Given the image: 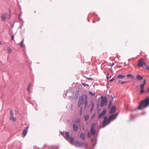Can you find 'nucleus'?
Masks as SVG:
<instances>
[{"label":"nucleus","instance_id":"obj_1","mask_svg":"<svg viewBox=\"0 0 149 149\" xmlns=\"http://www.w3.org/2000/svg\"><path fill=\"white\" fill-rule=\"evenodd\" d=\"M118 113L116 115H112L110 116L108 119H107V117H104V120L103 122V127H104L106 125L109 124L111 120H113L116 118Z\"/></svg>","mask_w":149,"mask_h":149},{"label":"nucleus","instance_id":"obj_2","mask_svg":"<svg viewBox=\"0 0 149 149\" xmlns=\"http://www.w3.org/2000/svg\"><path fill=\"white\" fill-rule=\"evenodd\" d=\"M149 105V97H147L146 98L139 103L138 109L141 110L142 108H145Z\"/></svg>","mask_w":149,"mask_h":149},{"label":"nucleus","instance_id":"obj_3","mask_svg":"<svg viewBox=\"0 0 149 149\" xmlns=\"http://www.w3.org/2000/svg\"><path fill=\"white\" fill-rule=\"evenodd\" d=\"M137 65L138 67L140 68L143 67L144 65L146 66V62L144 61L143 58H141L139 60Z\"/></svg>","mask_w":149,"mask_h":149},{"label":"nucleus","instance_id":"obj_4","mask_svg":"<svg viewBox=\"0 0 149 149\" xmlns=\"http://www.w3.org/2000/svg\"><path fill=\"white\" fill-rule=\"evenodd\" d=\"M107 103V99L106 97H101V100L100 103V106L101 107L105 105Z\"/></svg>","mask_w":149,"mask_h":149},{"label":"nucleus","instance_id":"obj_5","mask_svg":"<svg viewBox=\"0 0 149 149\" xmlns=\"http://www.w3.org/2000/svg\"><path fill=\"white\" fill-rule=\"evenodd\" d=\"M95 125V124L94 123L92 124L91 127V134L94 135L95 133V131L94 129V127Z\"/></svg>","mask_w":149,"mask_h":149},{"label":"nucleus","instance_id":"obj_6","mask_svg":"<svg viewBox=\"0 0 149 149\" xmlns=\"http://www.w3.org/2000/svg\"><path fill=\"white\" fill-rule=\"evenodd\" d=\"M10 119L12 120L13 122L16 120L15 118L13 117V113L12 111H10Z\"/></svg>","mask_w":149,"mask_h":149},{"label":"nucleus","instance_id":"obj_7","mask_svg":"<svg viewBox=\"0 0 149 149\" xmlns=\"http://www.w3.org/2000/svg\"><path fill=\"white\" fill-rule=\"evenodd\" d=\"M84 144L83 143H80L78 141L75 142L74 144L75 146L77 147H81Z\"/></svg>","mask_w":149,"mask_h":149},{"label":"nucleus","instance_id":"obj_8","mask_svg":"<svg viewBox=\"0 0 149 149\" xmlns=\"http://www.w3.org/2000/svg\"><path fill=\"white\" fill-rule=\"evenodd\" d=\"M8 15L6 13H3L2 14L1 17L3 20L6 19L8 17Z\"/></svg>","mask_w":149,"mask_h":149},{"label":"nucleus","instance_id":"obj_9","mask_svg":"<svg viewBox=\"0 0 149 149\" xmlns=\"http://www.w3.org/2000/svg\"><path fill=\"white\" fill-rule=\"evenodd\" d=\"M29 128V127H26L25 128V129L23 130V132L22 133V135L24 136H25L27 132V130Z\"/></svg>","mask_w":149,"mask_h":149},{"label":"nucleus","instance_id":"obj_10","mask_svg":"<svg viewBox=\"0 0 149 149\" xmlns=\"http://www.w3.org/2000/svg\"><path fill=\"white\" fill-rule=\"evenodd\" d=\"M84 100V99L83 97H81V98H79L78 104V107H80L81 105L83 104Z\"/></svg>","mask_w":149,"mask_h":149},{"label":"nucleus","instance_id":"obj_11","mask_svg":"<svg viewBox=\"0 0 149 149\" xmlns=\"http://www.w3.org/2000/svg\"><path fill=\"white\" fill-rule=\"evenodd\" d=\"M106 112V109H104L103 110V111L100 113L99 116L98 118H100L103 116L105 114Z\"/></svg>","mask_w":149,"mask_h":149},{"label":"nucleus","instance_id":"obj_12","mask_svg":"<svg viewBox=\"0 0 149 149\" xmlns=\"http://www.w3.org/2000/svg\"><path fill=\"white\" fill-rule=\"evenodd\" d=\"M143 76H141L139 74H138L136 76V79L138 80L141 81L143 79Z\"/></svg>","mask_w":149,"mask_h":149},{"label":"nucleus","instance_id":"obj_13","mask_svg":"<svg viewBox=\"0 0 149 149\" xmlns=\"http://www.w3.org/2000/svg\"><path fill=\"white\" fill-rule=\"evenodd\" d=\"M64 136L67 139H68L70 137L69 133L68 132H65V136Z\"/></svg>","mask_w":149,"mask_h":149},{"label":"nucleus","instance_id":"obj_14","mask_svg":"<svg viewBox=\"0 0 149 149\" xmlns=\"http://www.w3.org/2000/svg\"><path fill=\"white\" fill-rule=\"evenodd\" d=\"M144 86L143 85L141 84L140 85V87L141 88V90L140 91V93H142L144 92Z\"/></svg>","mask_w":149,"mask_h":149},{"label":"nucleus","instance_id":"obj_15","mask_svg":"<svg viewBox=\"0 0 149 149\" xmlns=\"http://www.w3.org/2000/svg\"><path fill=\"white\" fill-rule=\"evenodd\" d=\"M68 140H69V141H70L71 143L72 144H73L74 142V139L73 137H70Z\"/></svg>","mask_w":149,"mask_h":149},{"label":"nucleus","instance_id":"obj_16","mask_svg":"<svg viewBox=\"0 0 149 149\" xmlns=\"http://www.w3.org/2000/svg\"><path fill=\"white\" fill-rule=\"evenodd\" d=\"M116 110V107L114 106H113L111 109L110 111V113H113Z\"/></svg>","mask_w":149,"mask_h":149},{"label":"nucleus","instance_id":"obj_17","mask_svg":"<svg viewBox=\"0 0 149 149\" xmlns=\"http://www.w3.org/2000/svg\"><path fill=\"white\" fill-rule=\"evenodd\" d=\"M125 75L119 74L117 78L118 79H123L125 78Z\"/></svg>","mask_w":149,"mask_h":149},{"label":"nucleus","instance_id":"obj_18","mask_svg":"<svg viewBox=\"0 0 149 149\" xmlns=\"http://www.w3.org/2000/svg\"><path fill=\"white\" fill-rule=\"evenodd\" d=\"M73 130L74 131H76L78 129V126L77 125L74 124L73 125Z\"/></svg>","mask_w":149,"mask_h":149},{"label":"nucleus","instance_id":"obj_19","mask_svg":"<svg viewBox=\"0 0 149 149\" xmlns=\"http://www.w3.org/2000/svg\"><path fill=\"white\" fill-rule=\"evenodd\" d=\"M81 138L83 140H85V134L83 133H81L80 135Z\"/></svg>","mask_w":149,"mask_h":149},{"label":"nucleus","instance_id":"obj_20","mask_svg":"<svg viewBox=\"0 0 149 149\" xmlns=\"http://www.w3.org/2000/svg\"><path fill=\"white\" fill-rule=\"evenodd\" d=\"M24 42V39H23L20 42V45L21 47H24V45L23 44Z\"/></svg>","mask_w":149,"mask_h":149},{"label":"nucleus","instance_id":"obj_21","mask_svg":"<svg viewBox=\"0 0 149 149\" xmlns=\"http://www.w3.org/2000/svg\"><path fill=\"white\" fill-rule=\"evenodd\" d=\"M89 118V116L88 115H87L85 116V118H84V119L85 121H86L88 120Z\"/></svg>","mask_w":149,"mask_h":149},{"label":"nucleus","instance_id":"obj_22","mask_svg":"<svg viewBox=\"0 0 149 149\" xmlns=\"http://www.w3.org/2000/svg\"><path fill=\"white\" fill-rule=\"evenodd\" d=\"M127 77H130L132 79H133L134 78L133 76L131 74H128L127 75Z\"/></svg>","mask_w":149,"mask_h":149},{"label":"nucleus","instance_id":"obj_23","mask_svg":"<svg viewBox=\"0 0 149 149\" xmlns=\"http://www.w3.org/2000/svg\"><path fill=\"white\" fill-rule=\"evenodd\" d=\"M89 93L90 95H92L93 96H95V93H93L91 91H89Z\"/></svg>","mask_w":149,"mask_h":149},{"label":"nucleus","instance_id":"obj_24","mask_svg":"<svg viewBox=\"0 0 149 149\" xmlns=\"http://www.w3.org/2000/svg\"><path fill=\"white\" fill-rule=\"evenodd\" d=\"M87 79L89 80H91V81H93V79L91 78V77H86L85 76H84Z\"/></svg>","mask_w":149,"mask_h":149},{"label":"nucleus","instance_id":"obj_25","mask_svg":"<svg viewBox=\"0 0 149 149\" xmlns=\"http://www.w3.org/2000/svg\"><path fill=\"white\" fill-rule=\"evenodd\" d=\"M127 82H128V81H127L123 82V81H120V80H119V83L121 82V84H126Z\"/></svg>","mask_w":149,"mask_h":149},{"label":"nucleus","instance_id":"obj_26","mask_svg":"<svg viewBox=\"0 0 149 149\" xmlns=\"http://www.w3.org/2000/svg\"><path fill=\"white\" fill-rule=\"evenodd\" d=\"M146 81L145 79H143V84H142V85H143L144 86H145V85L146 84Z\"/></svg>","mask_w":149,"mask_h":149},{"label":"nucleus","instance_id":"obj_27","mask_svg":"<svg viewBox=\"0 0 149 149\" xmlns=\"http://www.w3.org/2000/svg\"><path fill=\"white\" fill-rule=\"evenodd\" d=\"M81 84L84 86H88V85L85 83H82Z\"/></svg>","mask_w":149,"mask_h":149},{"label":"nucleus","instance_id":"obj_28","mask_svg":"<svg viewBox=\"0 0 149 149\" xmlns=\"http://www.w3.org/2000/svg\"><path fill=\"white\" fill-rule=\"evenodd\" d=\"M8 51L9 53H11L12 52V49L11 48H9L8 49Z\"/></svg>","mask_w":149,"mask_h":149},{"label":"nucleus","instance_id":"obj_29","mask_svg":"<svg viewBox=\"0 0 149 149\" xmlns=\"http://www.w3.org/2000/svg\"><path fill=\"white\" fill-rule=\"evenodd\" d=\"M111 77V76H110L109 77H108V73H107V79L108 80Z\"/></svg>","mask_w":149,"mask_h":149},{"label":"nucleus","instance_id":"obj_30","mask_svg":"<svg viewBox=\"0 0 149 149\" xmlns=\"http://www.w3.org/2000/svg\"><path fill=\"white\" fill-rule=\"evenodd\" d=\"M95 113H94V114H93L92 116V117H91V118L92 119H93L94 117H95Z\"/></svg>","mask_w":149,"mask_h":149},{"label":"nucleus","instance_id":"obj_31","mask_svg":"<svg viewBox=\"0 0 149 149\" xmlns=\"http://www.w3.org/2000/svg\"><path fill=\"white\" fill-rule=\"evenodd\" d=\"M30 87H31V86H30V85L27 88V91H30Z\"/></svg>","mask_w":149,"mask_h":149},{"label":"nucleus","instance_id":"obj_32","mask_svg":"<svg viewBox=\"0 0 149 149\" xmlns=\"http://www.w3.org/2000/svg\"><path fill=\"white\" fill-rule=\"evenodd\" d=\"M91 105L92 106V107H93H93L94 106V103L92 102H91Z\"/></svg>","mask_w":149,"mask_h":149},{"label":"nucleus","instance_id":"obj_33","mask_svg":"<svg viewBox=\"0 0 149 149\" xmlns=\"http://www.w3.org/2000/svg\"><path fill=\"white\" fill-rule=\"evenodd\" d=\"M76 123H80V120L79 119H78L76 121Z\"/></svg>","mask_w":149,"mask_h":149},{"label":"nucleus","instance_id":"obj_34","mask_svg":"<svg viewBox=\"0 0 149 149\" xmlns=\"http://www.w3.org/2000/svg\"><path fill=\"white\" fill-rule=\"evenodd\" d=\"M11 37H12V38H11L12 40H13L14 39V36L13 35H12Z\"/></svg>","mask_w":149,"mask_h":149},{"label":"nucleus","instance_id":"obj_35","mask_svg":"<svg viewBox=\"0 0 149 149\" xmlns=\"http://www.w3.org/2000/svg\"><path fill=\"white\" fill-rule=\"evenodd\" d=\"M146 66V68L149 71V67L148 65Z\"/></svg>","mask_w":149,"mask_h":149},{"label":"nucleus","instance_id":"obj_36","mask_svg":"<svg viewBox=\"0 0 149 149\" xmlns=\"http://www.w3.org/2000/svg\"><path fill=\"white\" fill-rule=\"evenodd\" d=\"M114 79H111L110 80V82H112V81H113V80H114Z\"/></svg>","mask_w":149,"mask_h":149},{"label":"nucleus","instance_id":"obj_37","mask_svg":"<svg viewBox=\"0 0 149 149\" xmlns=\"http://www.w3.org/2000/svg\"><path fill=\"white\" fill-rule=\"evenodd\" d=\"M88 137H90V136L89 132L88 133Z\"/></svg>","mask_w":149,"mask_h":149},{"label":"nucleus","instance_id":"obj_38","mask_svg":"<svg viewBox=\"0 0 149 149\" xmlns=\"http://www.w3.org/2000/svg\"><path fill=\"white\" fill-rule=\"evenodd\" d=\"M84 145H85V146H87V143H84V144L83 145H84Z\"/></svg>","mask_w":149,"mask_h":149},{"label":"nucleus","instance_id":"obj_39","mask_svg":"<svg viewBox=\"0 0 149 149\" xmlns=\"http://www.w3.org/2000/svg\"><path fill=\"white\" fill-rule=\"evenodd\" d=\"M20 14L19 15V19L20 20H21V19H20Z\"/></svg>","mask_w":149,"mask_h":149},{"label":"nucleus","instance_id":"obj_40","mask_svg":"<svg viewBox=\"0 0 149 149\" xmlns=\"http://www.w3.org/2000/svg\"><path fill=\"white\" fill-rule=\"evenodd\" d=\"M93 107H92V108L91 109V111H93Z\"/></svg>","mask_w":149,"mask_h":149},{"label":"nucleus","instance_id":"obj_41","mask_svg":"<svg viewBox=\"0 0 149 149\" xmlns=\"http://www.w3.org/2000/svg\"><path fill=\"white\" fill-rule=\"evenodd\" d=\"M147 91H148V92H149V89H148L147 90Z\"/></svg>","mask_w":149,"mask_h":149},{"label":"nucleus","instance_id":"obj_42","mask_svg":"<svg viewBox=\"0 0 149 149\" xmlns=\"http://www.w3.org/2000/svg\"><path fill=\"white\" fill-rule=\"evenodd\" d=\"M81 113H82V107H81Z\"/></svg>","mask_w":149,"mask_h":149},{"label":"nucleus","instance_id":"obj_43","mask_svg":"<svg viewBox=\"0 0 149 149\" xmlns=\"http://www.w3.org/2000/svg\"><path fill=\"white\" fill-rule=\"evenodd\" d=\"M1 44V42L0 41V45Z\"/></svg>","mask_w":149,"mask_h":149},{"label":"nucleus","instance_id":"obj_44","mask_svg":"<svg viewBox=\"0 0 149 149\" xmlns=\"http://www.w3.org/2000/svg\"><path fill=\"white\" fill-rule=\"evenodd\" d=\"M114 65V64L113 63H112V66L113 65Z\"/></svg>","mask_w":149,"mask_h":149},{"label":"nucleus","instance_id":"obj_45","mask_svg":"<svg viewBox=\"0 0 149 149\" xmlns=\"http://www.w3.org/2000/svg\"><path fill=\"white\" fill-rule=\"evenodd\" d=\"M22 25L21 26H20V28H22Z\"/></svg>","mask_w":149,"mask_h":149}]
</instances>
